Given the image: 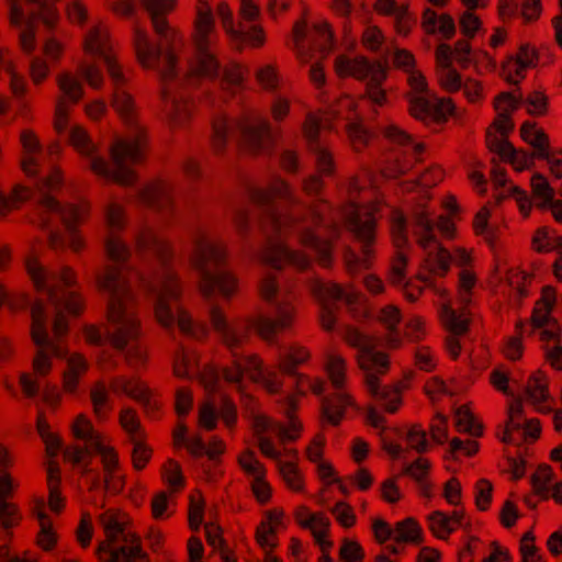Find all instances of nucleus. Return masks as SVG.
<instances>
[{
    "label": "nucleus",
    "instance_id": "38",
    "mask_svg": "<svg viewBox=\"0 0 562 562\" xmlns=\"http://www.w3.org/2000/svg\"><path fill=\"white\" fill-rule=\"evenodd\" d=\"M441 319L447 330L456 336L464 335L469 330V317L465 306L458 313L448 305H445L441 313Z\"/></svg>",
    "mask_w": 562,
    "mask_h": 562
},
{
    "label": "nucleus",
    "instance_id": "5",
    "mask_svg": "<svg viewBox=\"0 0 562 562\" xmlns=\"http://www.w3.org/2000/svg\"><path fill=\"white\" fill-rule=\"evenodd\" d=\"M101 289L111 293L108 304V319L116 325L109 335L110 344L117 350H123L128 342L140 336V321L137 316L136 303L128 283L116 265L106 266L98 277Z\"/></svg>",
    "mask_w": 562,
    "mask_h": 562
},
{
    "label": "nucleus",
    "instance_id": "19",
    "mask_svg": "<svg viewBox=\"0 0 562 562\" xmlns=\"http://www.w3.org/2000/svg\"><path fill=\"white\" fill-rule=\"evenodd\" d=\"M21 2L37 4V11L32 12L30 18L35 20L41 19L43 23L52 29L58 21V12L54 4L46 3L44 0H9L10 3V22L11 24L18 25L21 23L23 18V9Z\"/></svg>",
    "mask_w": 562,
    "mask_h": 562
},
{
    "label": "nucleus",
    "instance_id": "16",
    "mask_svg": "<svg viewBox=\"0 0 562 562\" xmlns=\"http://www.w3.org/2000/svg\"><path fill=\"white\" fill-rule=\"evenodd\" d=\"M180 295L181 286L177 274L171 270H166L162 276L155 304V317L159 325L166 329L172 328L175 324V316L170 307V302L178 301Z\"/></svg>",
    "mask_w": 562,
    "mask_h": 562
},
{
    "label": "nucleus",
    "instance_id": "8",
    "mask_svg": "<svg viewBox=\"0 0 562 562\" xmlns=\"http://www.w3.org/2000/svg\"><path fill=\"white\" fill-rule=\"evenodd\" d=\"M196 14L191 35L195 61L191 71L196 76L215 77L220 63L216 57L220 35L209 2L201 0L195 7Z\"/></svg>",
    "mask_w": 562,
    "mask_h": 562
},
{
    "label": "nucleus",
    "instance_id": "42",
    "mask_svg": "<svg viewBox=\"0 0 562 562\" xmlns=\"http://www.w3.org/2000/svg\"><path fill=\"white\" fill-rule=\"evenodd\" d=\"M456 428L459 432H467L473 437L483 435V425L476 420L468 405H461L456 411Z\"/></svg>",
    "mask_w": 562,
    "mask_h": 562
},
{
    "label": "nucleus",
    "instance_id": "14",
    "mask_svg": "<svg viewBox=\"0 0 562 562\" xmlns=\"http://www.w3.org/2000/svg\"><path fill=\"white\" fill-rule=\"evenodd\" d=\"M105 220L109 229L105 239L106 256L117 263H123L131 255L128 247L117 235V232L122 231L126 224L123 206L114 202L110 203L105 210Z\"/></svg>",
    "mask_w": 562,
    "mask_h": 562
},
{
    "label": "nucleus",
    "instance_id": "33",
    "mask_svg": "<svg viewBox=\"0 0 562 562\" xmlns=\"http://www.w3.org/2000/svg\"><path fill=\"white\" fill-rule=\"evenodd\" d=\"M48 507L58 514L65 506L60 492V469L56 461L50 460L47 467Z\"/></svg>",
    "mask_w": 562,
    "mask_h": 562
},
{
    "label": "nucleus",
    "instance_id": "34",
    "mask_svg": "<svg viewBox=\"0 0 562 562\" xmlns=\"http://www.w3.org/2000/svg\"><path fill=\"white\" fill-rule=\"evenodd\" d=\"M387 78L386 65H376V68L372 76L368 79L366 85V91L362 98L369 99L376 105H384L386 102V93L382 88L384 81Z\"/></svg>",
    "mask_w": 562,
    "mask_h": 562
},
{
    "label": "nucleus",
    "instance_id": "17",
    "mask_svg": "<svg viewBox=\"0 0 562 562\" xmlns=\"http://www.w3.org/2000/svg\"><path fill=\"white\" fill-rule=\"evenodd\" d=\"M376 65H386L381 60L370 61L367 57L360 56L349 58L346 55H339L335 59V71L338 77H352L357 80H368L374 72Z\"/></svg>",
    "mask_w": 562,
    "mask_h": 562
},
{
    "label": "nucleus",
    "instance_id": "2",
    "mask_svg": "<svg viewBox=\"0 0 562 562\" xmlns=\"http://www.w3.org/2000/svg\"><path fill=\"white\" fill-rule=\"evenodd\" d=\"M295 318V308L291 304L279 305L277 317L258 316L247 318L241 323H227L226 316L217 305L210 311V321L215 331L221 335L222 342L231 350L233 360L231 366L223 369V378L228 383L240 387L244 378L243 363L236 349L247 342L250 330L256 329L261 339L267 342L274 341L277 334L292 327Z\"/></svg>",
    "mask_w": 562,
    "mask_h": 562
},
{
    "label": "nucleus",
    "instance_id": "54",
    "mask_svg": "<svg viewBox=\"0 0 562 562\" xmlns=\"http://www.w3.org/2000/svg\"><path fill=\"white\" fill-rule=\"evenodd\" d=\"M428 527L432 535L439 539H448L456 530L451 525L448 515L441 510H435L428 515Z\"/></svg>",
    "mask_w": 562,
    "mask_h": 562
},
{
    "label": "nucleus",
    "instance_id": "45",
    "mask_svg": "<svg viewBox=\"0 0 562 562\" xmlns=\"http://www.w3.org/2000/svg\"><path fill=\"white\" fill-rule=\"evenodd\" d=\"M407 101L409 103V114L425 124L432 123V101L424 95L407 93Z\"/></svg>",
    "mask_w": 562,
    "mask_h": 562
},
{
    "label": "nucleus",
    "instance_id": "9",
    "mask_svg": "<svg viewBox=\"0 0 562 562\" xmlns=\"http://www.w3.org/2000/svg\"><path fill=\"white\" fill-rule=\"evenodd\" d=\"M99 521L105 537L97 548L99 562H117L124 552H140L142 540L131 529L123 514L106 510L99 516Z\"/></svg>",
    "mask_w": 562,
    "mask_h": 562
},
{
    "label": "nucleus",
    "instance_id": "7",
    "mask_svg": "<svg viewBox=\"0 0 562 562\" xmlns=\"http://www.w3.org/2000/svg\"><path fill=\"white\" fill-rule=\"evenodd\" d=\"M146 147L147 137L144 132L131 138L120 139L111 147L114 168L111 169L103 158L95 157L91 161V169L95 175L120 186H133L137 181V173L132 166L144 161Z\"/></svg>",
    "mask_w": 562,
    "mask_h": 562
},
{
    "label": "nucleus",
    "instance_id": "47",
    "mask_svg": "<svg viewBox=\"0 0 562 562\" xmlns=\"http://www.w3.org/2000/svg\"><path fill=\"white\" fill-rule=\"evenodd\" d=\"M57 85L60 91L63 92V95L60 98H64L66 101L76 104L78 103L82 97H83V88L81 82L71 74L64 72L60 74L57 78Z\"/></svg>",
    "mask_w": 562,
    "mask_h": 562
},
{
    "label": "nucleus",
    "instance_id": "57",
    "mask_svg": "<svg viewBox=\"0 0 562 562\" xmlns=\"http://www.w3.org/2000/svg\"><path fill=\"white\" fill-rule=\"evenodd\" d=\"M162 480L169 485L172 492H178L184 487V477L181 465L173 459H169L162 467Z\"/></svg>",
    "mask_w": 562,
    "mask_h": 562
},
{
    "label": "nucleus",
    "instance_id": "26",
    "mask_svg": "<svg viewBox=\"0 0 562 562\" xmlns=\"http://www.w3.org/2000/svg\"><path fill=\"white\" fill-rule=\"evenodd\" d=\"M549 397L548 379L543 372L537 371L528 379L524 398L538 412L546 413L550 409L546 405Z\"/></svg>",
    "mask_w": 562,
    "mask_h": 562
},
{
    "label": "nucleus",
    "instance_id": "29",
    "mask_svg": "<svg viewBox=\"0 0 562 562\" xmlns=\"http://www.w3.org/2000/svg\"><path fill=\"white\" fill-rule=\"evenodd\" d=\"M401 318V311L394 305H386L379 313L378 319L387 330L384 339L389 349L395 350L402 347V338L397 331Z\"/></svg>",
    "mask_w": 562,
    "mask_h": 562
},
{
    "label": "nucleus",
    "instance_id": "30",
    "mask_svg": "<svg viewBox=\"0 0 562 562\" xmlns=\"http://www.w3.org/2000/svg\"><path fill=\"white\" fill-rule=\"evenodd\" d=\"M557 291L551 285L542 288L541 297L535 304L530 322L533 328H541L553 319H550L551 311L555 304Z\"/></svg>",
    "mask_w": 562,
    "mask_h": 562
},
{
    "label": "nucleus",
    "instance_id": "61",
    "mask_svg": "<svg viewBox=\"0 0 562 562\" xmlns=\"http://www.w3.org/2000/svg\"><path fill=\"white\" fill-rule=\"evenodd\" d=\"M535 159H537L535 153L516 149L512 146L503 161L510 164L516 171L520 172L525 169H530L535 165Z\"/></svg>",
    "mask_w": 562,
    "mask_h": 562
},
{
    "label": "nucleus",
    "instance_id": "40",
    "mask_svg": "<svg viewBox=\"0 0 562 562\" xmlns=\"http://www.w3.org/2000/svg\"><path fill=\"white\" fill-rule=\"evenodd\" d=\"M231 125L223 114L216 115L212 121L211 147L214 154L221 155L227 146Z\"/></svg>",
    "mask_w": 562,
    "mask_h": 562
},
{
    "label": "nucleus",
    "instance_id": "21",
    "mask_svg": "<svg viewBox=\"0 0 562 562\" xmlns=\"http://www.w3.org/2000/svg\"><path fill=\"white\" fill-rule=\"evenodd\" d=\"M432 215L426 203L417 204L412 212L413 234L423 249H428L436 239Z\"/></svg>",
    "mask_w": 562,
    "mask_h": 562
},
{
    "label": "nucleus",
    "instance_id": "49",
    "mask_svg": "<svg viewBox=\"0 0 562 562\" xmlns=\"http://www.w3.org/2000/svg\"><path fill=\"white\" fill-rule=\"evenodd\" d=\"M311 37L313 48L319 50L323 55H328L333 49L334 33L329 23L322 22L315 24Z\"/></svg>",
    "mask_w": 562,
    "mask_h": 562
},
{
    "label": "nucleus",
    "instance_id": "37",
    "mask_svg": "<svg viewBox=\"0 0 562 562\" xmlns=\"http://www.w3.org/2000/svg\"><path fill=\"white\" fill-rule=\"evenodd\" d=\"M90 400L93 414L98 420H105L112 411L110 396L105 383L97 381L90 390Z\"/></svg>",
    "mask_w": 562,
    "mask_h": 562
},
{
    "label": "nucleus",
    "instance_id": "51",
    "mask_svg": "<svg viewBox=\"0 0 562 562\" xmlns=\"http://www.w3.org/2000/svg\"><path fill=\"white\" fill-rule=\"evenodd\" d=\"M310 150L315 156V164L319 175L330 177L335 172V161L329 148L321 143H313Z\"/></svg>",
    "mask_w": 562,
    "mask_h": 562
},
{
    "label": "nucleus",
    "instance_id": "22",
    "mask_svg": "<svg viewBox=\"0 0 562 562\" xmlns=\"http://www.w3.org/2000/svg\"><path fill=\"white\" fill-rule=\"evenodd\" d=\"M352 405L351 395L338 390V392L322 398V417L331 426H338L344 419L347 408Z\"/></svg>",
    "mask_w": 562,
    "mask_h": 562
},
{
    "label": "nucleus",
    "instance_id": "60",
    "mask_svg": "<svg viewBox=\"0 0 562 562\" xmlns=\"http://www.w3.org/2000/svg\"><path fill=\"white\" fill-rule=\"evenodd\" d=\"M268 221L278 236L286 235L301 221L291 214H279L274 210L269 211Z\"/></svg>",
    "mask_w": 562,
    "mask_h": 562
},
{
    "label": "nucleus",
    "instance_id": "32",
    "mask_svg": "<svg viewBox=\"0 0 562 562\" xmlns=\"http://www.w3.org/2000/svg\"><path fill=\"white\" fill-rule=\"evenodd\" d=\"M110 387L115 393L126 394L137 403H140L151 392L147 384L137 378L115 376L111 380Z\"/></svg>",
    "mask_w": 562,
    "mask_h": 562
},
{
    "label": "nucleus",
    "instance_id": "31",
    "mask_svg": "<svg viewBox=\"0 0 562 562\" xmlns=\"http://www.w3.org/2000/svg\"><path fill=\"white\" fill-rule=\"evenodd\" d=\"M20 142L24 150L21 160L22 170L26 176H35L38 171V165L34 155L41 151L40 139L32 130H23L20 135Z\"/></svg>",
    "mask_w": 562,
    "mask_h": 562
},
{
    "label": "nucleus",
    "instance_id": "53",
    "mask_svg": "<svg viewBox=\"0 0 562 562\" xmlns=\"http://www.w3.org/2000/svg\"><path fill=\"white\" fill-rule=\"evenodd\" d=\"M326 371L331 385L342 390L346 383V362L341 356L331 355L326 363Z\"/></svg>",
    "mask_w": 562,
    "mask_h": 562
},
{
    "label": "nucleus",
    "instance_id": "56",
    "mask_svg": "<svg viewBox=\"0 0 562 562\" xmlns=\"http://www.w3.org/2000/svg\"><path fill=\"white\" fill-rule=\"evenodd\" d=\"M279 472L286 486L295 492L303 490V476L294 461H279Z\"/></svg>",
    "mask_w": 562,
    "mask_h": 562
},
{
    "label": "nucleus",
    "instance_id": "63",
    "mask_svg": "<svg viewBox=\"0 0 562 562\" xmlns=\"http://www.w3.org/2000/svg\"><path fill=\"white\" fill-rule=\"evenodd\" d=\"M238 463L243 471L255 477L266 476V468L255 456L252 450H245L238 456Z\"/></svg>",
    "mask_w": 562,
    "mask_h": 562
},
{
    "label": "nucleus",
    "instance_id": "3",
    "mask_svg": "<svg viewBox=\"0 0 562 562\" xmlns=\"http://www.w3.org/2000/svg\"><path fill=\"white\" fill-rule=\"evenodd\" d=\"M345 340L358 349V364L364 372V385L369 395L381 403L384 411L395 414L402 406V393L408 387L407 382L398 381L393 385H381V376L390 370L387 353L376 351L381 339L376 336L366 335L356 327H347Z\"/></svg>",
    "mask_w": 562,
    "mask_h": 562
},
{
    "label": "nucleus",
    "instance_id": "18",
    "mask_svg": "<svg viewBox=\"0 0 562 562\" xmlns=\"http://www.w3.org/2000/svg\"><path fill=\"white\" fill-rule=\"evenodd\" d=\"M173 187L166 180H155L146 184L138 193L140 202L156 210H169L173 205Z\"/></svg>",
    "mask_w": 562,
    "mask_h": 562
},
{
    "label": "nucleus",
    "instance_id": "43",
    "mask_svg": "<svg viewBox=\"0 0 562 562\" xmlns=\"http://www.w3.org/2000/svg\"><path fill=\"white\" fill-rule=\"evenodd\" d=\"M541 144H538L539 153H535L537 159L547 160L551 173L557 179H562V150L550 151V140L548 135H540Z\"/></svg>",
    "mask_w": 562,
    "mask_h": 562
},
{
    "label": "nucleus",
    "instance_id": "12",
    "mask_svg": "<svg viewBox=\"0 0 562 562\" xmlns=\"http://www.w3.org/2000/svg\"><path fill=\"white\" fill-rule=\"evenodd\" d=\"M37 222L41 228H47L49 226V213H57L60 215L61 223L67 232H72L79 225L86 223L90 214V205L86 201L61 205L49 194H43V196L40 198L37 202Z\"/></svg>",
    "mask_w": 562,
    "mask_h": 562
},
{
    "label": "nucleus",
    "instance_id": "62",
    "mask_svg": "<svg viewBox=\"0 0 562 562\" xmlns=\"http://www.w3.org/2000/svg\"><path fill=\"white\" fill-rule=\"evenodd\" d=\"M554 231L548 226L539 227L532 237V248L537 252L553 251L555 245Z\"/></svg>",
    "mask_w": 562,
    "mask_h": 562
},
{
    "label": "nucleus",
    "instance_id": "20",
    "mask_svg": "<svg viewBox=\"0 0 562 562\" xmlns=\"http://www.w3.org/2000/svg\"><path fill=\"white\" fill-rule=\"evenodd\" d=\"M136 249L138 252H153L162 263H167L173 256L171 244L147 226L136 235Z\"/></svg>",
    "mask_w": 562,
    "mask_h": 562
},
{
    "label": "nucleus",
    "instance_id": "15",
    "mask_svg": "<svg viewBox=\"0 0 562 562\" xmlns=\"http://www.w3.org/2000/svg\"><path fill=\"white\" fill-rule=\"evenodd\" d=\"M261 261L274 269H282L285 265L293 266L300 271L311 266L310 257L301 250H291L283 243L269 237L261 255Z\"/></svg>",
    "mask_w": 562,
    "mask_h": 562
},
{
    "label": "nucleus",
    "instance_id": "28",
    "mask_svg": "<svg viewBox=\"0 0 562 562\" xmlns=\"http://www.w3.org/2000/svg\"><path fill=\"white\" fill-rule=\"evenodd\" d=\"M231 45L235 50L243 52L246 47L260 48L266 43V35L261 26L252 25L248 30L234 29L228 34Z\"/></svg>",
    "mask_w": 562,
    "mask_h": 562
},
{
    "label": "nucleus",
    "instance_id": "10",
    "mask_svg": "<svg viewBox=\"0 0 562 562\" xmlns=\"http://www.w3.org/2000/svg\"><path fill=\"white\" fill-rule=\"evenodd\" d=\"M32 326L31 336L34 344L40 347L33 359V371L38 376H46L52 370V362L44 348L49 350L55 357H63L64 350L57 341L48 339L46 329V316L44 304L36 301L31 310Z\"/></svg>",
    "mask_w": 562,
    "mask_h": 562
},
{
    "label": "nucleus",
    "instance_id": "44",
    "mask_svg": "<svg viewBox=\"0 0 562 562\" xmlns=\"http://www.w3.org/2000/svg\"><path fill=\"white\" fill-rule=\"evenodd\" d=\"M192 103L186 99H172L168 109L169 123L172 130L182 128L187 125L192 113Z\"/></svg>",
    "mask_w": 562,
    "mask_h": 562
},
{
    "label": "nucleus",
    "instance_id": "13",
    "mask_svg": "<svg viewBox=\"0 0 562 562\" xmlns=\"http://www.w3.org/2000/svg\"><path fill=\"white\" fill-rule=\"evenodd\" d=\"M240 131V147L251 155H260L272 145L270 124L259 115L245 113L237 122Z\"/></svg>",
    "mask_w": 562,
    "mask_h": 562
},
{
    "label": "nucleus",
    "instance_id": "41",
    "mask_svg": "<svg viewBox=\"0 0 562 562\" xmlns=\"http://www.w3.org/2000/svg\"><path fill=\"white\" fill-rule=\"evenodd\" d=\"M32 196L30 188L16 184L13 187L10 195L0 194V216L4 217L20 206Z\"/></svg>",
    "mask_w": 562,
    "mask_h": 562
},
{
    "label": "nucleus",
    "instance_id": "25",
    "mask_svg": "<svg viewBox=\"0 0 562 562\" xmlns=\"http://www.w3.org/2000/svg\"><path fill=\"white\" fill-rule=\"evenodd\" d=\"M299 241L302 246L315 252L316 261L322 268L328 269L333 266V243L330 239H321L313 229L304 228L300 232Z\"/></svg>",
    "mask_w": 562,
    "mask_h": 562
},
{
    "label": "nucleus",
    "instance_id": "58",
    "mask_svg": "<svg viewBox=\"0 0 562 562\" xmlns=\"http://www.w3.org/2000/svg\"><path fill=\"white\" fill-rule=\"evenodd\" d=\"M177 323L181 333L195 339H203L207 335L205 326L195 325L190 314L182 308H177Z\"/></svg>",
    "mask_w": 562,
    "mask_h": 562
},
{
    "label": "nucleus",
    "instance_id": "35",
    "mask_svg": "<svg viewBox=\"0 0 562 562\" xmlns=\"http://www.w3.org/2000/svg\"><path fill=\"white\" fill-rule=\"evenodd\" d=\"M311 357L306 347L300 345H292L288 351L279 358L278 367L284 374H295L296 368L305 363Z\"/></svg>",
    "mask_w": 562,
    "mask_h": 562
},
{
    "label": "nucleus",
    "instance_id": "59",
    "mask_svg": "<svg viewBox=\"0 0 562 562\" xmlns=\"http://www.w3.org/2000/svg\"><path fill=\"white\" fill-rule=\"evenodd\" d=\"M0 67L10 75L9 86L12 94L15 98L24 97L27 91L26 81L23 76L15 71L14 65L11 59L8 58V55H4V59H2Z\"/></svg>",
    "mask_w": 562,
    "mask_h": 562
},
{
    "label": "nucleus",
    "instance_id": "48",
    "mask_svg": "<svg viewBox=\"0 0 562 562\" xmlns=\"http://www.w3.org/2000/svg\"><path fill=\"white\" fill-rule=\"evenodd\" d=\"M119 423L128 435L131 441L145 439L146 435L135 409L131 407L123 408L119 415Z\"/></svg>",
    "mask_w": 562,
    "mask_h": 562
},
{
    "label": "nucleus",
    "instance_id": "46",
    "mask_svg": "<svg viewBox=\"0 0 562 562\" xmlns=\"http://www.w3.org/2000/svg\"><path fill=\"white\" fill-rule=\"evenodd\" d=\"M311 221L315 226H328L331 228L334 237H338L339 228L330 217L331 209L325 200H318L310 206Z\"/></svg>",
    "mask_w": 562,
    "mask_h": 562
},
{
    "label": "nucleus",
    "instance_id": "36",
    "mask_svg": "<svg viewBox=\"0 0 562 562\" xmlns=\"http://www.w3.org/2000/svg\"><path fill=\"white\" fill-rule=\"evenodd\" d=\"M393 540L396 543L420 544L423 542L422 527L414 518H405L395 524Z\"/></svg>",
    "mask_w": 562,
    "mask_h": 562
},
{
    "label": "nucleus",
    "instance_id": "4",
    "mask_svg": "<svg viewBox=\"0 0 562 562\" xmlns=\"http://www.w3.org/2000/svg\"><path fill=\"white\" fill-rule=\"evenodd\" d=\"M228 251L225 241L212 238L209 232L202 227L192 235V252L190 265L199 272V290L209 299L215 291L231 299L238 289L236 277L226 270H221L227 263Z\"/></svg>",
    "mask_w": 562,
    "mask_h": 562
},
{
    "label": "nucleus",
    "instance_id": "50",
    "mask_svg": "<svg viewBox=\"0 0 562 562\" xmlns=\"http://www.w3.org/2000/svg\"><path fill=\"white\" fill-rule=\"evenodd\" d=\"M346 133L355 151L363 150L372 138V133L362 124L361 121L349 122L346 125Z\"/></svg>",
    "mask_w": 562,
    "mask_h": 562
},
{
    "label": "nucleus",
    "instance_id": "23",
    "mask_svg": "<svg viewBox=\"0 0 562 562\" xmlns=\"http://www.w3.org/2000/svg\"><path fill=\"white\" fill-rule=\"evenodd\" d=\"M311 293L316 299L318 304L329 303L338 304V301L345 297L348 305L357 303L359 294L355 292L344 293L342 288L334 282H324L315 279L311 282Z\"/></svg>",
    "mask_w": 562,
    "mask_h": 562
},
{
    "label": "nucleus",
    "instance_id": "6",
    "mask_svg": "<svg viewBox=\"0 0 562 562\" xmlns=\"http://www.w3.org/2000/svg\"><path fill=\"white\" fill-rule=\"evenodd\" d=\"M380 202H372L366 205H351L346 215V227L353 234L355 239L361 244V256H358L351 248L344 251V262L347 273L351 277L372 267L374 261V244L376 236V223L381 217Z\"/></svg>",
    "mask_w": 562,
    "mask_h": 562
},
{
    "label": "nucleus",
    "instance_id": "52",
    "mask_svg": "<svg viewBox=\"0 0 562 562\" xmlns=\"http://www.w3.org/2000/svg\"><path fill=\"white\" fill-rule=\"evenodd\" d=\"M553 479V471L550 465L541 464L536 472L531 475L530 482L533 493L541 496L543 499L549 498V484Z\"/></svg>",
    "mask_w": 562,
    "mask_h": 562
},
{
    "label": "nucleus",
    "instance_id": "11",
    "mask_svg": "<svg viewBox=\"0 0 562 562\" xmlns=\"http://www.w3.org/2000/svg\"><path fill=\"white\" fill-rule=\"evenodd\" d=\"M86 53L103 57L108 74L113 82L114 90L124 88L127 78L113 53V43L109 30L104 24L93 26L86 35L83 42Z\"/></svg>",
    "mask_w": 562,
    "mask_h": 562
},
{
    "label": "nucleus",
    "instance_id": "24",
    "mask_svg": "<svg viewBox=\"0 0 562 562\" xmlns=\"http://www.w3.org/2000/svg\"><path fill=\"white\" fill-rule=\"evenodd\" d=\"M282 199L293 204L297 203L292 195L290 186L282 179H274L266 188H255L250 191V200L258 205L271 204L274 200Z\"/></svg>",
    "mask_w": 562,
    "mask_h": 562
},
{
    "label": "nucleus",
    "instance_id": "1",
    "mask_svg": "<svg viewBox=\"0 0 562 562\" xmlns=\"http://www.w3.org/2000/svg\"><path fill=\"white\" fill-rule=\"evenodd\" d=\"M148 12L154 31L159 36L157 46L149 42L145 31L135 27L134 48L138 63L146 69L158 68L166 83L177 77V52L183 46L182 34L171 27L166 14L173 11L176 0H140Z\"/></svg>",
    "mask_w": 562,
    "mask_h": 562
},
{
    "label": "nucleus",
    "instance_id": "27",
    "mask_svg": "<svg viewBox=\"0 0 562 562\" xmlns=\"http://www.w3.org/2000/svg\"><path fill=\"white\" fill-rule=\"evenodd\" d=\"M426 257L420 265V270L427 271L437 277H445L450 269L451 256L449 251L443 248L437 239L428 249H424Z\"/></svg>",
    "mask_w": 562,
    "mask_h": 562
},
{
    "label": "nucleus",
    "instance_id": "64",
    "mask_svg": "<svg viewBox=\"0 0 562 562\" xmlns=\"http://www.w3.org/2000/svg\"><path fill=\"white\" fill-rule=\"evenodd\" d=\"M364 550L356 540L344 539L339 549V559L341 562H363Z\"/></svg>",
    "mask_w": 562,
    "mask_h": 562
},
{
    "label": "nucleus",
    "instance_id": "55",
    "mask_svg": "<svg viewBox=\"0 0 562 562\" xmlns=\"http://www.w3.org/2000/svg\"><path fill=\"white\" fill-rule=\"evenodd\" d=\"M391 235L393 244L397 249H402L407 245L406 217L400 210L392 211Z\"/></svg>",
    "mask_w": 562,
    "mask_h": 562
},
{
    "label": "nucleus",
    "instance_id": "39",
    "mask_svg": "<svg viewBox=\"0 0 562 562\" xmlns=\"http://www.w3.org/2000/svg\"><path fill=\"white\" fill-rule=\"evenodd\" d=\"M422 145L414 147L413 153L407 154L406 151L397 154L393 160H390L383 169V176L391 179H396L400 176L406 173L414 164L415 154L420 153Z\"/></svg>",
    "mask_w": 562,
    "mask_h": 562
}]
</instances>
